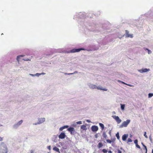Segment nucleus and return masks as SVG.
<instances>
[{
	"label": "nucleus",
	"mask_w": 153,
	"mask_h": 153,
	"mask_svg": "<svg viewBox=\"0 0 153 153\" xmlns=\"http://www.w3.org/2000/svg\"><path fill=\"white\" fill-rule=\"evenodd\" d=\"M8 148L6 144L4 142L0 143V153H7Z\"/></svg>",
	"instance_id": "1"
},
{
	"label": "nucleus",
	"mask_w": 153,
	"mask_h": 153,
	"mask_svg": "<svg viewBox=\"0 0 153 153\" xmlns=\"http://www.w3.org/2000/svg\"><path fill=\"white\" fill-rule=\"evenodd\" d=\"M23 122V120H21L15 123L12 126L13 128L14 129H17L22 124Z\"/></svg>",
	"instance_id": "2"
},
{
	"label": "nucleus",
	"mask_w": 153,
	"mask_h": 153,
	"mask_svg": "<svg viewBox=\"0 0 153 153\" xmlns=\"http://www.w3.org/2000/svg\"><path fill=\"white\" fill-rule=\"evenodd\" d=\"M130 122V120H127L126 121H124L122 123L121 125L120 126L119 128H121L123 127H126Z\"/></svg>",
	"instance_id": "3"
},
{
	"label": "nucleus",
	"mask_w": 153,
	"mask_h": 153,
	"mask_svg": "<svg viewBox=\"0 0 153 153\" xmlns=\"http://www.w3.org/2000/svg\"><path fill=\"white\" fill-rule=\"evenodd\" d=\"M85 49L82 48H80L77 49L74 48L70 51V52H68V53H75L78 52L80 51L81 50H85Z\"/></svg>",
	"instance_id": "4"
},
{
	"label": "nucleus",
	"mask_w": 153,
	"mask_h": 153,
	"mask_svg": "<svg viewBox=\"0 0 153 153\" xmlns=\"http://www.w3.org/2000/svg\"><path fill=\"white\" fill-rule=\"evenodd\" d=\"M78 15L80 19H84L85 18L86 13L85 12H80Z\"/></svg>",
	"instance_id": "5"
},
{
	"label": "nucleus",
	"mask_w": 153,
	"mask_h": 153,
	"mask_svg": "<svg viewBox=\"0 0 153 153\" xmlns=\"http://www.w3.org/2000/svg\"><path fill=\"white\" fill-rule=\"evenodd\" d=\"M112 117L115 120L118 124H119L121 122V120L119 118L118 116L114 115L112 116Z\"/></svg>",
	"instance_id": "6"
},
{
	"label": "nucleus",
	"mask_w": 153,
	"mask_h": 153,
	"mask_svg": "<svg viewBox=\"0 0 153 153\" xmlns=\"http://www.w3.org/2000/svg\"><path fill=\"white\" fill-rule=\"evenodd\" d=\"M150 70L149 69L147 68H143L141 69L138 70V71L140 73H142L144 72H146L149 71Z\"/></svg>",
	"instance_id": "7"
},
{
	"label": "nucleus",
	"mask_w": 153,
	"mask_h": 153,
	"mask_svg": "<svg viewBox=\"0 0 153 153\" xmlns=\"http://www.w3.org/2000/svg\"><path fill=\"white\" fill-rule=\"evenodd\" d=\"M66 136L65 133L64 132H61L58 136L59 138L60 139H63L65 138Z\"/></svg>",
	"instance_id": "8"
},
{
	"label": "nucleus",
	"mask_w": 153,
	"mask_h": 153,
	"mask_svg": "<svg viewBox=\"0 0 153 153\" xmlns=\"http://www.w3.org/2000/svg\"><path fill=\"white\" fill-rule=\"evenodd\" d=\"M91 129L92 131L93 132H96L98 131V127L97 126H91Z\"/></svg>",
	"instance_id": "9"
},
{
	"label": "nucleus",
	"mask_w": 153,
	"mask_h": 153,
	"mask_svg": "<svg viewBox=\"0 0 153 153\" xmlns=\"http://www.w3.org/2000/svg\"><path fill=\"white\" fill-rule=\"evenodd\" d=\"M38 122L39 124H42L45 121V118H39L38 119Z\"/></svg>",
	"instance_id": "10"
},
{
	"label": "nucleus",
	"mask_w": 153,
	"mask_h": 153,
	"mask_svg": "<svg viewBox=\"0 0 153 153\" xmlns=\"http://www.w3.org/2000/svg\"><path fill=\"white\" fill-rule=\"evenodd\" d=\"M68 130L71 132V134H72L74 131V128L70 127L67 129Z\"/></svg>",
	"instance_id": "11"
},
{
	"label": "nucleus",
	"mask_w": 153,
	"mask_h": 153,
	"mask_svg": "<svg viewBox=\"0 0 153 153\" xmlns=\"http://www.w3.org/2000/svg\"><path fill=\"white\" fill-rule=\"evenodd\" d=\"M81 129L82 130H81V132L83 133L84 131H85L86 130V126L84 125H83L81 126Z\"/></svg>",
	"instance_id": "12"
},
{
	"label": "nucleus",
	"mask_w": 153,
	"mask_h": 153,
	"mask_svg": "<svg viewBox=\"0 0 153 153\" xmlns=\"http://www.w3.org/2000/svg\"><path fill=\"white\" fill-rule=\"evenodd\" d=\"M95 88L98 90H102L104 91H107V89L106 88H102V87L100 86H96V88Z\"/></svg>",
	"instance_id": "13"
},
{
	"label": "nucleus",
	"mask_w": 153,
	"mask_h": 153,
	"mask_svg": "<svg viewBox=\"0 0 153 153\" xmlns=\"http://www.w3.org/2000/svg\"><path fill=\"white\" fill-rule=\"evenodd\" d=\"M128 137V135L127 134H124L123 135L122 139L123 141H125Z\"/></svg>",
	"instance_id": "14"
},
{
	"label": "nucleus",
	"mask_w": 153,
	"mask_h": 153,
	"mask_svg": "<svg viewBox=\"0 0 153 153\" xmlns=\"http://www.w3.org/2000/svg\"><path fill=\"white\" fill-rule=\"evenodd\" d=\"M88 85L91 88L94 89L96 88V85H95L89 83L88 84Z\"/></svg>",
	"instance_id": "15"
},
{
	"label": "nucleus",
	"mask_w": 153,
	"mask_h": 153,
	"mask_svg": "<svg viewBox=\"0 0 153 153\" xmlns=\"http://www.w3.org/2000/svg\"><path fill=\"white\" fill-rule=\"evenodd\" d=\"M68 126L67 125L64 126H63L60 127L59 129V130L61 131H62L64 129L68 128Z\"/></svg>",
	"instance_id": "16"
},
{
	"label": "nucleus",
	"mask_w": 153,
	"mask_h": 153,
	"mask_svg": "<svg viewBox=\"0 0 153 153\" xmlns=\"http://www.w3.org/2000/svg\"><path fill=\"white\" fill-rule=\"evenodd\" d=\"M53 150L56 152H58L59 153H60V151H59V148H57L55 146L53 148Z\"/></svg>",
	"instance_id": "17"
},
{
	"label": "nucleus",
	"mask_w": 153,
	"mask_h": 153,
	"mask_svg": "<svg viewBox=\"0 0 153 153\" xmlns=\"http://www.w3.org/2000/svg\"><path fill=\"white\" fill-rule=\"evenodd\" d=\"M144 49L145 50H147L148 51V54H150L152 53V51L147 48H144Z\"/></svg>",
	"instance_id": "18"
},
{
	"label": "nucleus",
	"mask_w": 153,
	"mask_h": 153,
	"mask_svg": "<svg viewBox=\"0 0 153 153\" xmlns=\"http://www.w3.org/2000/svg\"><path fill=\"white\" fill-rule=\"evenodd\" d=\"M100 126L101 127L102 130H103L104 128V125L102 123H99Z\"/></svg>",
	"instance_id": "19"
},
{
	"label": "nucleus",
	"mask_w": 153,
	"mask_h": 153,
	"mask_svg": "<svg viewBox=\"0 0 153 153\" xmlns=\"http://www.w3.org/2000/svg\"><path fill=\"white\" fill-rule=\"evenodd\" d=\"M25 56L24 55H19V56H17V61L19 62V59H20V57H23V56Z\"/></svg>",
	"instance_id": "20"
},
{
	"label": "nucleus",
	"mask_w": 153,
	"mask_h": 153,
	"mask_svg": "<svg viewBox=\"0 0 153 153\" xmlns=\"http://www.w3.org/2000/svg\"><path fill=\"white\" fill-rule=\"evenodd\" d=\"M126 37H130L132 38L133 37V34H128L127 36H126Z\"/></svg>",
	"instance_id": "21"
},
{
	"label": "nucleus",
	"mask_w": 153,
	"mask_h": 153,
	"mask_svg": "<svg viewBox=\"0 0 153 153\" xmlns=\"http://www.w3.org/2000/svg\"><path fill=\"white\" fill-rule=\"evenodd\" d=\"M125 107V105L124 104H121V108L122 110H124Z\"/></svg>",
	"instance_id": "22"
},
{
	"label": "nucleus",
	"mask_w": 153,
	"mask_h": 153,
	"mask_svg": "<svg viewBox=\"0 0 153 153\" xmlns=\"http://www.w3.org/2000/svg\"><path fill=\"white\" fill-rule=\"evenodd\" d=\"M141 144L144 147V148L146 150V153L147 152V151L146 146H145L143 143H142Z\"/></svg>",
	"instance_id": "23"
},
{
	"label": "nucleus",
	"mask_w": 153,
	"mask_h": 153,
	"mask_svg": "<svg viewBox=\"0 0 153 153\" xmlns=\"http://www.w3.org/2000/svg\"><path fill=\"white\" fill-rule=\"evenodd\" d=\"M116 136L117 137V139L119 140L120 139V136L119 132H117L116 134Z\"/></svg>",
	"instance_id": "24"
},
{
	"label": "nucleus",
	"mask_w": 153,
	"mask_h": 153,
	"mask_svg": "<svg viewBox=\"0 0 153 153\" xmlns=\"http://www.w3.org/2000/svg\"><path fill=\"white\" fill-rule=\"evenodd\" d=\"M98 49V48H95L94 49H91L90 50H87V51H95L96 50H97Z\"/></svg>",
	"instance_id": "25"
},
{
	"label": "nucleus",
	"mask_w": 153,
	"mask_h": 153,
	"mask_svg": "<svg viewBox=\"0 0 153 153\" xmlns=\"http://www.w3.org/2000/svg\"><path fill=\"white\" fill-rule=\"evenodd\" d=\"M77 124L76 122H73L72 124V126L73 127H76Z\"/></svg>",
	"instance_id": "26"
},
{
	"label": "nucleus",
	"mask_w": 153,
	"mask_h": 153,
	"mask_svg": "<svg viewBox=\"0 0 153 153\" xmlns=\"http://www.w3.org/2000/svg\"><path fill=\"white\" fill-rule=\"evenodd\" d=\"M118 81L119 82H121L122 83H123V84H125L127 85H128L129 86H132V85H131L126 84L125 83V82H123L122 81H120L119 80H118Z\"/></svg>",
	"instance_id": "27"
},
{
	"label": "nucleus",
	"mask_w": 153,
	"mask_h": 153,
	"mask_svg": "<svg viewBox=\"0 0 153 153\" xmlns=\"http://www.w3.org/2000/svg\"><path fill=\"white\" fill-rule=\"evenodd\" d=\"M153 96V93H149L148 94V97L149 98H151Z\"/></svg>",
	"instance_id": "28"
},
{
	"label": "nucleus",
	"mask_w": 153,
	"mask_h": 153,
	"mask_svg": "<svg viewBox=\"0 0 153 153\" xmlns=\"http://www.w3.org/2000/svg\"><path fill=\"white\" fill-rule=\"evenodd\" d=\"M103 145L102 143H100L98 144V147L100 148Z\"/></svg>",
	"instance_id": "29"
},
{
	"label": "nucleus",
	"mask_w": 153,
	"mask_h": 153,
	"mask_svg": "<svg viewBox=\"0 0 153 153\" xmlns=\"http://www.w3.org/2000/svg\"><path fill=\"white\" fill-rule=\"evenodd\" d=\"M106 141L107 143H111L112 142H114V140H113L112 141H111L109 139H108L106 140Z\"/></svg>",
	"instance_id": "30"
},
{
	"label": "nucleus",
	"mask_w": 153,
	"mask_h": 153,
	"mask_svg": "<svg viewBox=\"0 0 153 153\" xmlns=\"http://www.w3.org/2000/svg\"><path fill=\"white\" fill-rule=\"evenodd\" d=\"M102 152L104 153H106L107 152V150L106 149H103L102 150Z\"/></svg>",
	"instance_id": "31"
},
{
	"label": "nucleus",
	"mask_w": 153,
	"mask_h": 153,
	"mask_svg": "<svg viewBox=\"0 0 153 153\" xmlns=\"http://www.w3.org/2000/svg\"><path fill=\"white\" fill-rule=\"evenodd\" d=\"M76 123L77 124H82V121H79L77 122H76Z\"/></svg>",
	"instance_id": "32"
},
{
	"label": "nucleus",
	"mask_w": 153,
	"mask_h": 153,
	"mask_svg": "<svg viewBox=\"0 0 153 153\" xmlns=\"http://www.w3.org/2000/svg\"><path fill=\"white\" fill-rule=\"evenodd\" d=\"M103 136L105 138H106L107 137V135L105 132H104L103 133Z\"/></svg>",
	"instance_id": "33"
},
{
	"label": "nucleus",
	"mask_w": 153,
	"mask_h": 153,
	"mask_svg": "<svg viewBox=\"0 0 153 153\" xmlns=\"http://www.w3.org/2000/svg\"><path fill=\"white\" fill-rule=\"evenodd\" d=\"M127 141H128V142L127 143L130 142H132V140H131V139H130V138H128V139Z\"/></svg>",
	"instance_id": "34"
},
{
	"label": "nucleus",
	"mask_w": 153,
	"mask_h": 153,
	"mask_svg": "<svg viewBox=\"0 0 153 153\" xmlns=\"http://www.w3.org/2000/svg\"><path fill=\"white\" fill-rule=\"evenodd\" d=\"M64 74L65 75H70L73 74H72V73H64Z\"/></svg>",
	"instance_id": "35"
},
{
	"label": "nucleus",
	"mask_w": 153,
	"mask_h": 153,
	"mask_svg": "<svg viewBox=\"0 0 153 153\" xmlns=\"http://www.w3.org/2000/svg\"><path fill=\"white\" fill-rule=\"evenodd\" d=\"M35 76H39L40 75V73H36L35 74Z\"/></svg>",
	"instance_id": "36"
},
{
	"label": "nucleus",
	"mask_w": 153,
	"mask_h": 153,
	"mask_svg": "<svg viewBox=\"0 0 153 153\" xmlns=\"http://www.w3.org/2000/svg\"><path fill=\"white\" fill-rule=\"evenodd\" d=\"M146 131H145V132H144V136L146 138H148V137L147 136V135H146Z\"/></svg>",
	"instance_id": "37"
},
{
	"label": "nucleus",
	"mask_w": 153,
	"mask_h": 153,
	"mask_svg": "<svg viewBox=\"0 0 153 153\" xmlns=\"http://www.w3.org/2000/svg\"><path fill=\"white\" fill-rule=\"evenodd\" d=\"M134 143L135 144V145H137V143H138V140H134Z\"/></svg>",
	"instance_id": "38"
},
{
	"label": "nucleus",
	"mask_w": 153,
	"mask_h": 153,
	"mask_svg": "<svg viewBox=\"0 0 153 153\" xmlns=\"http://www.w3.org/2000/svg\"><path fill=\"white\" fill-rule=\"evenodd\" d=\"M126 36H127V35L129 34L128 31L127 30H126Z\"/></svg>",
	"instance_id": "39"
},
{
	"label": "nucleus",
	"mask_w": 153,
	"mask_h": 153,
	"mask_svg": "<svg viewBox=\"0 0 153 153\" xmlns=\"http://www.w3.org/2000/svg\"><path fill=\"white\" fill-rule=\"evenodd\" d=\"M23 60H24V61H30V60L29 59H23Z\"/></svg>",
	"instance_id": "40"
},
{
	"label": "nucleus",
	"mask_w": 153,
	"mask_h": 153,
	"mask_svg": "<svg viewBox=\"0 0 153 153\" xmlns=\"http://www.w3.org/2000/svg\"><path fill=\"white\" fill-rule=\"evenodd\" d=\"M136 146L139 149H140V146L138 145V144H137L136 145Z\"/></svg>",
	"instance_id": "41"
},
{
	"label": "nucleus",
	"mask_w": 153,
	"mask_h": 153,
	"mask_svg": "<svg viewBox=\"0 0 153 153\" xmlns=\"http://www.w3.org/2000/svg\"><path fill=\"white\" fill-rule=\"evenodd\" d=\"M47 148L49 150H50L51 149V146H48L47 147Z\"/></svg>",
	"instance_id": "42"
},
{
	"label": "nucleus",
	"mask_w": 153,
	"mask_h": 153,
	"mask_svg": "<svg viewBox=\"0 0 153 153\" xmlns=\"http://www.w3.org/2000/svg\"><path fill=\"white\" fill-rule=\"evenodd\" d=\"M38 124H39V123L38 122H37V123H36L33 124V125H37Z\"/></svg>",
	"instance_id": "43"
},
{
	"label": "nucleus",
	"mask_w": 153,
	"mask_h": 153,
	"mask_svg": "<svg viewBox=\"0 0 153 153\" xmlns=\"http://www.w3.org/2000/svg\"><path fill=\"white\" fill-rule=\"evenodd\" d=\"M29 75L32 76H35V74H29Z\"/></svg>",
	"instance_id": "44"
},
{
	"label": "nucleus",
	"mask_w": 153,
	"mask_h": 153,
	"mask_svg": "<svg viewBox=\"0 0 153 153\" xmlns=\"http://www.w3.org/2000/svg\"><path fill=\"white\" fill-rule=\"evenodd\" d=\"M95 137L96 138H97V137H98V134H96L95 135Z\"/></svg>",
	"instance_id": "45"
},
{
	"label": "nucleus",
	"mask_w": 153,
	"mask_h": 153,
	"mask_svg": "<svg viewBox=\"0 0 153 153\" xmlns=\"http://www.w3.org/2000/svg\"><path fill=\"white\" fill-rule=\"evenodd\" d=\"M118 153H122V152L120 150L118 149Z\"/></svg>",
	"instance_id": "46"
},
{
	"label": "nucleus",
	"mask_w": 153,
	"mask_h": 153,
	"mask_svg": "<svg viewBox=\"0 0 153 153\" xmlns=\"http://www.w3.org/2000/svg\"><path fill=\"white\" fill-rule=\"evenodd\" d=\"M3 140V138L0 137V142Z\"/></svg>",
	"instance_id": "47"
},
{
	"label": "nucleus",
	"mask_w": 153,
	"mask_h": 153,
	"mask_svg": "<svg viewBox=\"0 0 153 153\" xmlns=\"http://www.w3.org/2000/svg\"><path fill=\"white\" fill-rule=\"evenodd\" d=\"M40 75H45V73H40Z\"/></svg>",
	"instance_id": "48"
},
{
	"label": "nucleus",
	"mask_w": 153,
	"mask_h": 153,
	"mask_svg": "<svg viewBox=\"0 0 153 153\" xmlns=\"http://www.w3.org/2000/svg\"><path fill=\"white\" fill-rule=\"evenodd\" d=\"M77 16H78L77 15L74 16V19H75V18L77 17Z\"/></svg>",
	"instance_id": "49"
},
{
	"label": "nucleus",
	"mask_w": 153,
	"mask_h": 153,
	"mask_svg": "<svg viewBox=\"0 0 153 153\" xmlns=\"http://www.w3.org/2000/svg\"><path fill=\"white\" fill-rule=\"evenodd\" d=\"M87 122L88 123H90L91 121L89 120H87Z\"/></svg>",
	"instance_id": "50"
},
{
	"label": "nucleus",
	"mask_w": 153,
	"mask_h": 153,
	"mask_svg": "<svg viewBox=\"0 0 153 153\" xmlns=\"http://www.w3.org/2000/svg\"><path fill=\"white\" fill-rule=\"evenodd\" d=\"M77 73V72L76 71H75V72H74L73 73H72V74H76V73Z\"/></svg>",
	"instance_id": "51"
},
{
	"label": "nucleus",
	"mask_w": 153,
	"mask_h": 153,
	"mask_svg": "<svg viewBox=\"0 0 153 153\" xmlns=\"http://www.w3.org/2000/svg\"><path fill=\"white\" fill-rule=\"evenodd\" d=\"M108 153H112V151L111 150H109L108 151Z\"/></svg>",
	"instance_id": "52"
},
{
	"label": "nucleus",
	"mask_w": 153,
	"mask_h": 153,
	"mask_svg": "<svg viewBox=\"0 0 153 153\" xmlns=\"http://www.w3.org/2000/svg\"><path fill=\"white\" fill-rule=\"evenodd\" d=\"M33 151L32 150L31 151V153H33Z\"/></svg>",
	"instance_id": "53"
},
{
	"label": "nucleus",
	"mask_w": 153,
	"mask_h": 153,
	"mask_svg": "<svg viewBox=\"0 0 153 153\" xmlns=\"http://www.w3.org/2000/svg\"><path fill=\"white\" fill-rule=\"evenodd\" d=\"M120 149H121L122 150H123L124 151H125L121 147L120 148Z\"/></svg>",
	"instance_id": "54"
},
{
	"label": "nucleus",
	"mask_w": 153,
	"mask_h": 153,
	"mask_svg": "<svg viewBox=\"0 0 153 153\" xmlns=\"http://www.w3.org/2000/svg\"><path fill=\"white\" fill-rule=\"evenodd\" d=\"M152 153H153V149L152 150Z\"/></svg>",
	"instance_id": "55"
},
{
	"label": "nucleus",
	"mask_w": 153,
	"mask_h": 153,
	"mask_svg": "<svg viewBox=\"0 0 153 153\" xmlns=\"http://www.w3.org/2000/svg\"><path fill=\"white\" fill-rule=\"evenodd\" d=\"M2 126V125H0V127Z\"/></svg>",
	"instance_id": "56"
},
{
	"label": "nucleus",
	"mask_w": 153,
	"mask_h": 153,
	"mask_svg": "<svg viewBox=\"0 0 153 153\" xmlns=\"http://www.w3.org/2000/svg\"><path fill=\"white\" fill-rule=\"evenodd\" d=\"M109 134H111V131H110L109 132Z\"/></svg>",
	"instance_id": "57"
},
{
	"label": "nucleus",
	"mask_w": 153,
	"mask_h": 153,
	"mask_svg": "<svg viewBox=\"0 0 153 153\" xmlns=\"http://www.w3.org/2000/svg\"><path fill=\"white\" fill-rule=\"evenodd\" d=\"M149 138H150V140H151V137L150 136L149 137Z\"/></svg>",
	"instance_id": "58"
},
{
	"label": "nucleus",
	"mask_w": 153,
	"mask_h": 153,
	"mask_svg": "<svg viewBox=\"0 0 153 153\" xmlns=\"http://www.w3.org/2000/svg\"><path fill=\"white\" fill-rule=\"evenodd\" d=\"M132 137V135H131L130 136V137Z\"/></svg>",
	"instance_id": "59"
},
{
	"label": "nucleus",
	"mask_w": 153,
	"mask_h": 153,
	"mask_svg": "<svg viewBox=\"0 0 153 153\" xmlns=\"http://www.w3.org/2000/svg\"><path fill=\"white\" fill-rule=\"evenodd\" d=\"M2 34H3V33H2L1 35H2Z\"/></svg>",
	"instance_id": "60"
}]
</instances>
